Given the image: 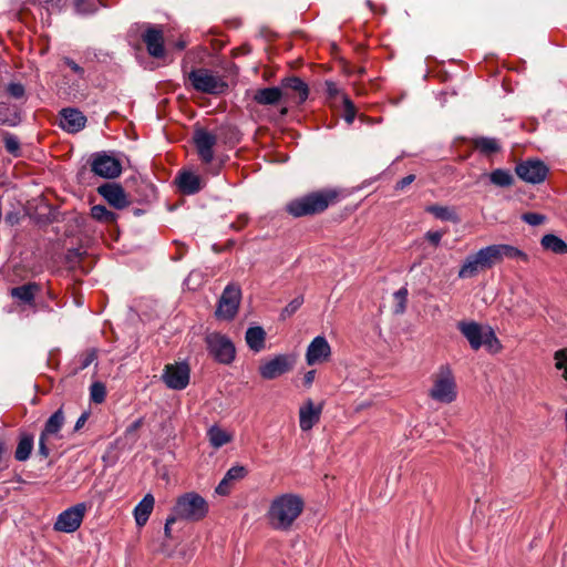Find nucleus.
<instances>
[{
	"instance_id": "nucleus-1",
	"label": "nucleus",
	"mask_w": 567,
	"mask_h": 567,
	"mask_svg": "<svg viewBox=\"0 0 567 567\" xmlns=\"http://www.w3.org/2000/svg\"><path fill=\"white\" fill-rule=\"evenodd\" d=\"M505 258L528 261V256L517 247L506 244L489 245L465 257L460 267V279H472L501 264Z\"/></svg>"
},
{
	"instance_id": "nucleus-2",
	"label": "nucleus",
	"mask_w": 567,
	"mask_h": 567,
	"mask_svg": "<svg viewBox=\"0 0 567 567\" xmlns=\"http://www.w3.org/2000/svg\"><path fill=\"white\" fill-rule=\"evenodd\" d=\"M305 508L303 498L295 493L276 495L269 503L266 519L275 530H290Z\"/></svg>"
},
{
	"instance_id": "nucleus-3",
	"label": "nucleus",
	"mask_w": 567,
	"mask_h": 567,
	"mask_svg": "<svg viewBox=\"0 0 567 567\" xmlns=\"http://www.w3.org/2000/svg\"><path fill=\"white\" fill-rule=\"evenodd\" d=\"M340 193L334 188L311 192L287 203L286 212L295 218L323 213L339 200Z\"/></svg>"
},
{
	"instance_id": "nucleus-4",
	"label": "nucleus",
	"mask_w": 567,
	"mask_h": 567,
	"mask_svg": "<svg viewBox=\"0 0 567 567\" xmlns=\"http://www.w3.org/2000/svg\"><path fill=\"white\" fill-rule=\"evenodd\" d=\"M457 329L473 350H478L482 346L492 353H498L502 350L501 341L489 326H482L475 321H460Z\"/></svg>"
},
{
	"instance_id": "nucleus-5",
	"label": "nucleus",
	"mask_w": 567,
	"mask_h": 567,
	"mask_svg": "<svg viewBox=\"0 0 567 567\" xmlns=\"http://www.w3.org/2000/svg\"><path fill=\"white\" fill-rule=\"evenodd\" d=\"M427 395L435 402L451 404L457 398V386L450 367L442 365L432 375V385Z\"/></svg>"
},
{
	"instance_id": "nucleus-6",
	"label": "nucleus",
	"mask_w": 567,
	"mask_h": 567,
	"mask_svg": "<svg viewBox=\"0 0 567 567\" xmlns=\"http://www.w3.org/2000/svg\"><path fill=\"white\" fill-rule=\"evenodd\" d=\"M208 513V504L199 494L190 492L177 498L174 514L179 519L197 522Z\"/></svg>"
},
{
	"instance_id": "nucleus-7",
	"label": "nucleus",
	"mask_w": 567,
	"mask_h": 567,
	"mask_svg": "<svg viewBox=\"0 0 567 567\" xmlns=\"http://www.w3.org/2000/svg\"><path fill=\"white\" fill-rule=\"evenodd\" d=\"M187 79L194 90L206 94L218 95L228 89L227 83L220 76L214 75L204 68L192 70L187 74Z\"/></svg>"
},
{
	"instance_id": "nucleus-8",
	"label": "nucleus",
	"mask_w": 567,
	"mask_h": 567,
	"mask_svg": "<svg viewBox=\"0 0 567 567\" xmlns=\"http://www.w3.org/2000/svg\"><path fill=\"white\" fill-rule=\"evenodd\" d=\"M205 343L208 353L221 364H230L236 355L233 341L220 332H208L205 336Z\"/></svg>"
},
{
	"instance_id": "nucleus-9",
	"label": "nucleus",
	"mask_w": 567,
	"mask_h": 567,
	"mask_svg": "<svg viewBox=\"0 0 567 567\" xmlns=\"http://www.w3.org/2000/svg\"><path fill=\"white\" fill-rule=\"evenodd\" d=\"M241 300V289L236 284L226 286L218 300L215 316L218 320H233L238 312Z\"/></svg>"
},
{
	"instance_id": "nucleus-10",
	"label": "nucleus",
	"mask_w": 567,
	"mask_h": 567,
	"mask_svg": "<svg viewBox=\"0 0 567 567\" xmlns=\"http://www.w3.org/2000/svg\"><path fill=\"white\" fill-rule=\"evenodd\" d=\"M87 511L85 503H79L64 512H62L54 523V529L63 533L75 532L83 520V517Z\"/></svg>"
},
{
	"instance_id": "nucleus-11",
	"label": "nucleus",
	"mask_w": 567,
	"mask_h": 567,
	"mask_svg": "<svg viewBox=\"0 0 567 567\" xmlns=\"http://www.w3.org/2000/svg\"><path fill=\"white\" fill-rule=\"evenodd\" d=\"M189 367L187 363H174L165 365L162 379L167 388L183 390L189 383Z\"/></svg>"
},
{
	"instance_id": "nucleus-12",
	"label": "nucleus",
	"mask_w": 567,
	"mask_h": 567,
	"mask_svg": "<svg viewBox=\"0 0 567 567\" xmlns=\"http://www.w3.org/2000/svg\"><path fill=\"white\" fill-rule=\"evenodd\" d=\"M91 169L95 175L103 178H115L122 172V166L118 159L106 153H96L93 155Z\"/></svg>"
},
{
	"instance_id": "nucleus-13",
	"label": "nucleus",
	"mask_w": 567,
	"mask_h": 567,
	"mask_svg": "<svg viewBox=\"0 0 567 567\" xmlns=\"http://www.w3.org/2000/svg\"><path fill=\"white\" fill-rule=\"evenodd\" d=\"M515 172L517 176L526 183L538 184L544 182L547 176L548 168L540 161H525L516 165Z\"/></svg>"
},
{
	"instance_id": "nucleus-14",
	"label": "nucleus",
	"mask_w": 567,
	"mask_h": 567,
	"mask_svg": "<svg viewBox=\"0 0 567 567\" xmlns=\"http://www.w3.org/2000/svg\"><path fill=\"white\" fill-rule=\"evenodd\" d=\"M293 365V359L288 355H276L274 359L262 363L259 367L261 378L266 380L276 379L284 373L290 371Z\"/></svg>"
},
{
	"instance_id": "nucleus-15",
	"label": "nucleus",
	"mask_w": 567,
	"mask_h": 567,
	"mask_svg": "<svg viewBox=\"0 0 567 567\" xmlns=\"http://www.w3.org/2000/svg\"><path fill=\"white\" fill-rule=\"evenodd\" d=\"M193 140L200 159L204 163H210L214 158V146L217 143V136L200 128L194 133Z\"/></svg>"
},
{
	"instance_id": "nucleus-16",
	"label": "nucleus",
	"mask_w": 567,
	"mask_h": 567,
	"mask_svg": "<svg viewBox=\"0 0 567 567\" xmlns=\"http://www.w3.org/2000/svg\"><path fill=\"white\" fill-rule=\"evenodd\" d=\"M331 348L324 337H316L307 348L306 361L308 365L323 363L329 360Z\"/></svg>"
},
{
	"instance_id": "nucleus-17",
	"label": "nucleus",
	"mask_w": 567,
	"mask_h": 567,
	"mask_svg": "<svg viewBox=\"0 0 567 567\" xmlns=\"http://www.w3.org/2000/svg\"><path fill=\"white\" fill-rule=\"evenodd\" d=\"M86 117L78 109L66 107L60 111V126L68 133H78L85 127Z\"/></svg>"
},
{
	"instance_id": "nucleus-18",
	"label": "nucleus",
	"mask_w": 567,
	"mask_h": 567,
	"mask_svg": "<svg viewBox=\"0 0 567 567\" xmlns=\"http://www.w3.org/2000/svg\"><path fill=\"white\" fill-rule=\"evenodd\" d=\"M322 404L316 405L311 399L306 400L299 408V426L302 431L311 430L319 421Z\"/></svg>"
},
{
	"instance_id": "nucleus-19",
	"label": "nucleus",
	"mask_w": 567,
	"mask_h": 567,
	"mask_svg": "<svg viewBox=\"0 0 567 567\" xmlns=\"http://www.w3.org/2000/svg\"><path fill=\"white\" fill-rule=\"evenodd\" d=\"M280 89L284 92V96L293 99L297 103H303L308 99L309 87L308 85L297 76L286 78L281 81Z\"/></svg>"
},
{
	"instance_id": "nucleus-20",
	"label": "nucleus",
	"mask_w": 567,
	"mask_h": 567,
	"mask_svg": "<svg viewBox=\"0 0 567 567\" xmlns=\"http://www.w3.org/2000/svg\"><path fill=\"white\" fill-rule=\"evenodd\" d=\"M99 194L102 195L110 205L117 209H123L131 204L124 189L117 184H104L99 187Z\"/></svg>"
},
{
	"instance_id": "nucleus-21",
	"label": "nucleus",
	"mask_w": 567,
	"mask_h": 567,
	"mask_svg": "<svg viewBox=\"0 0 567 567\" xmlns=\"http://www.w3.org/2000/svg\"><path fill=\"white\" fill-rule=\"evenodd\" d=\"M143 41L146 44L150 55L154 58H163L164 50V34L161 29L150 28L143 34Z\"/></svg>"
},
{
	"instance_id": "nucleus-22",
	"label": "nucleus",
	"mask_w": 567,
	"mask_h": 567,
	"mask_svg": "<svg viewBox=\"0 0 567 567\" xmlns=\"http://www.w3.org/2000/svg\"><path fill=\"white\" fill-rule=\"evenodd\" d=\"M155 504L154 496L152 494H146L143 499L135 506L134 508V517L137 526L142 527L146 524L150 518V515L153 512Z\"/></svg>"
},
{
	"instance_id": "nucleus-23",
	"label": "nucleus",
	"mask_w": 567,
	"mask_h": 567,
	"mask_svg": "<svg viewBox=\"0 0 567 567\" xmlns=\"http://www.w3.org/2000/svg\"><path fill=\"white\" fill-rule=\"evenodd\" d=\"M284 97V92L280 87H265L256 90L254 93V101L260 105H275Z\"/></svg>"
},
{
	"instance_id": "nucleus-24",
	"label": "nucleus",
	"mask_w": 567,
	"mask_h": 567,
	"mask_svg": "<svg viewBox=\"0 0 567 567\" xmlns=\"http://www.w3.org/2000/svg\"><path fill=\"white\" fill-rule=\"evenodd\" d=\"M40 291V286L37 282H28L22 286H18L11 289L10 295L12 298L18 299L19 301L32 305L35 298V295Z\"/></svg>"
},
{
	"instance_id": "nucleus-25",
	"label": "nucleus",
	"mask_w": 567,
	"mask_h": 567,
	"mask_svg": "<svg viewBox=\"0 0 567 567\" xmlns=\"http://www.w3.org/2000/svg\"><path fill=\"white\" fill-rule=\"evenodd\" d=\"M179 189L184 194H195L202 188V179L198 175L190 172H183L176 179Z\"/></svg>"
},
{
	"instance_id": "nucleus-26",
	"label": "nucleus",
	"mask_w": 567,
	"mask_h": 567,
	"mask_svg": "<svg viewBox=\"0 0 567 567\" xmlns=\"http://www.w3.org/2000/svg\"><path fill=\"white\" fill-rule=\"evenodd\" d=\"M64 414L62 409L60 408L55 411L49 420L45 422L44 429L41 432L42 435L49 437L50 440L60 439V430L64 424Z\"/></svg>"
},
{
	"instance_id": "nucleus-27",
	"label": "nucleus",
	"mask_w": 567,
	"mask_h": 567,
	"mask_svg": "<svg viewBox=\"0 0 567 567\" xmlns=\"http://www.w3.org/2000/svg\"><path fill=\"white\" fill-rule=\"evenodd\" d=\"M245 339L251 350L259 352L265 348L266 332L261 327H251L246 331Z\"/></svg>"
},
{
	"instance_id": "nucleus-28",
	"label": "nucleus",
	"mask_w": 567,
	"mask_h": 567,
	"mask_svg": "<svg viewBox=\"0 0 567 567\" xmlns=\"http://www.w3.org/2000/svg\"><path fill=\"white\" fill-rule=\"evenodd\" d=\"M473 147L484 155H492L501 151V144L493 137H475L472 140Z\"/></svg>"
},
{
	"instance_id": "nucleus-29",
	"label": "nucleus",
	"mask_w": 567,
	"mask_h": 567,
	"mask_svg": "<svg viewBox=\"0 0 567 567\" xmlns=\"http://www.w3.org/2000/svg\"><path fill=\"white\" fill-rule=\"evenodd\" d=\"M540 245L545 250L551 251L554 254H567V244L554 234H547L543 236Z\"/></svg>"
},
{
	"instance_id": "nucleus-30",
	"label": "nucleus",
	"mask_w": 567,
	"mask_h": 567,
	"mask_svg": "<svg viewBox=\"0 0 567 567\" xmlns=\"http://www.w3.org/2000/svg\"><path fill=\"white\" fill-rule=\"evenodd\" d=\"M207 436L210 445L215 449H219L233 440V435L229 432L216 425L208 430Z\"/></svg>"
},
{
	"instance_id": "nucleus-31",
	"label": "nucleus",
	"mask_w": 567,
	"mask_h": 567,
	"mask_svg": "<svg viewBox=\"0 0 567 567\" xmlns=\"http://www.w3.org/2000/svg\"><path fill=\"white\" fill-rule=\"evenodd\" d=\"M425 210L432 214L437 219L449 220L453 223L458 221V216L456 212L449 206L430 205L425 208Z\"/></svg>"
},
{
	"instance_id": "nucleus-32",
	"label": "nucleus",
	"mask_w": 567,
	"mask_h": 567,
	"mask_svg": "<svg viewBox=\"0 0 567 567\" xmlns=\"http://www.w3.org/2000/svg\"><path fill=\"white\" fill-rule=\"evenodd\" d=\"M33 449V436L29 434H24L20 437L17 450L14 452V457L20 461H27Z\"/></svg>"
},
{
	"instance_id": "nucleus-33",
	"label": "nucleus",
	"mask_w": 567,
	"mask_h": 567,
	"mask_svg": "<svg viewBox=\"0 0 567 567\" xmlns=\"http://www.w3.org/2000/svg\"><path fill=\"white\" fill-rule=\"evenodd\" d=\"M491 182L499 187H509L514 183L513 175L509 171L497 168L489 174Z\"/></svg>"
},
{
	"instance_id": "nucleus-34",
	"label": "nucleus",
	"mask_w": 567,
	"mask_h": 567,
	"mask_svg": "<svg viewBox=\"0 0 567 567\" xmlns=\"http://www.w3.org/2000/svg\"><path fill=\"white\" fill-rule=\"evenodd\" d=\"M408 295L409 291L406 287H402L393 293V312L395 315H402L405 311L408 303Z\"/></svg>"
},
{
	"instance_id": "nucleus-35",
	"label": "nucleus",
	"mask_w": 567,
	"mask_h": 567,
	"mask_svg": "<svg viewBox=\"0 0 567 567\" xmlns=\"http://www.w3.org/2000/svg\"><path fill=\"white\" fill-rule=\"evenodd\" d=\"M91 216L94 219L103 223H113L115 220V214L102 205L93 206L91 208Z\"/></svg>"
},
{
	"instance_id": "nucleus-36",
	"label": "nucleus",
	"mask_w": 567,
	"mask_h": 567,
	"mask_svg": "<svg viewBox=\"0 0 567 567\" xmlns=\"http://www.w3.org/2000/svg\"><path fill=\"white\" fill-rule=\"evenodd\" d=\"M90 398L91 401L101 404L105 401L106 398V388L102 382H94L90 388Z\"/></svg>"
},
{
	"instance_id": "nucleus-37",
	"label": "nucleus",
	"mask_w": 567,
	"mask_h": 567,
	"mask_svg": "<svg viewBox=\"0 0 567 567\" xmlns=\"http://www.w3.org/2000/svg\"><path fill=\"white\" fill-rule=\"evenodd\" d=\"M341 99L344 106V120L352 123L357 113L355 106L346 94H341Z\"/></svg>"
},
{
	"instance_id": "nucleus-38",
	"label": "nucleus",
	"mask_w": 567,
	"mask_h": 567,
	"mask_svg": "<svg viewBox=\"0 0 567 567\" xmlns=\"http://www.w3.org/2000/svg\"><path fill=\"white\" fill-rule=\"evenodd\" d=\"M303 303V298L297 297L293 300H291L281 311V318L286 319L288 317H291Z\"/></svg>"
},
{
	"instance_id": "nucleus-39",
	"label": "nucleus",
	"mask_w": 567,
	"mask_h": 567,
	"mask_svg": "<svg viewBox=\"0 0 567 567\" xmlns=\"http://www.w3.org/2000/svg\"><path fill=\"white\" fill-rule=\"evenodd\" d=\"M246 475H247L246 467L237 465V466L230 467L226 472L225 477L233 483L234 481L243 480Z\"/></svg>"
},
{
	"instance_id": "nucleus-40",
	"label": "nucleus",
	"mask_w": 567,
	"mask_h": 567,
	"mask_svg": "<svg viewBox=\"0 0 567 567\" xmlns=\"http://www.w3.org/2000/svg\"><path fill=\"white\" fill-rule=\"evenodd\" d=\"M3 141H4L6 150L9 153H11V154H17L18 153V151L20 148V144H19V141H18V138L16 136H13L10 133H4Z\"/></svg>"
},
{
	"instance_id": "nucleus-41",
	"label": "nucleus",
	"mask_w": 567,
	"mask_h": 567,
	"mask_svg": "<svg viewBox=\"0 0 567 567\" xmlns=\"http://www.w3.org/2000/svg\"><path fill=\"white\" fill-rule=\"evenodd\" d=\"M522 219L532 226H538L545 223L546 216L538 213H525L522 215Z\"/></svg>"
},
{
	"instance_id": "nucleus-42",
	"label": "nucleus",
	"mask_w": 567,
	"mask_h": 567,
	"mask_svg": "<svg viewBox=\"0 0 567 567\" xmlns=\"http://www.w3.org/2000/svg\"><path fill=\"white\" fill-rule=\"evenodd\" d=\"M556 368L564 370V378L567 380V349L559 350L555 353Z\"/></svg>"
},
{
	"instance_id": "nucleus-43",
	"label": "nucleus",
	"mask_w": 567,
	"mask_h": 567,
	"mask_svg": "<svg viewBox=\"0 0 567 567\" xmlns=\"http://www.w3.org/2000/svg\"><path fill=\"white\" fill-rule=\"evenodd\" d=\"M51 441L49 437L44 436V435H40V439H39V453L41 456L43 457H48L49 454H50V444H51Z\"/></svg>"
},
{
	"instance_id": "nucleus-44",
	"label": "nucleus",
	"mask_w": 567,
	"mask_h": 567,
	"mask_svg": "<svg viewBox=\"0 0 567 567\" xmlns=\"http://www.w3.org/2000/svg\"><path fill=\"white\" fill-rule=\"evenodd\" d=\"M8 92L11 96L20 99L24 95V87L20 83H10L8 85Z\"/></svg>"
},
{
	"instance_id": "nucleus-45",
	"label": "nucleus",
	"mask_w": 567,
	"mask_h": 567,
	"mask_svg": "<svg viewBox=\"0 0 567 567\" xmlns=\"http://www.w3.org/2000/svg\"><path fill=\"white\" fill-rule=\"evenodd\" d=\"M96 351L94 349L87 351L81 361L80 369L84 370L86 369L91 363H93L96 360Z\"/></svg>"
},
{
	"instance_id": "nucleus-46",
	"label": "nucleus",
	"mask_w": 567,
	"mask_h": 567,
	"mask_svg": "<svg viewBox=\"0 0 567 567\" xmlns=\"http://www.w3.org/2000/svg\"><path fill=\"white\" fill-rule=\"evenodd\" d=\"M415 181V175L410 174L400 181L396 182L394 188L395 190H404L408 186H410Z\"/></svg>"
},
{
	"instance_id": "nucleus-47",
	"label": "nucleus",
	"mask_w": 567,
	"mask_h": 567,
	"mask_svg": "<svg viewBox=\"0 0 567 567\" xmlns=\"http://www.w3.org/2000/svg\"><path fill=\"white\" fill-rule=\"evenodd\" d=\"M231 489V482L228 481L225 476L220 481V483L216 487V493L219 495H228Z\"/></svg>"
},
{
	"instance_id": "nucleus-48",
	"label": "nucleus",
	"mask_w": 567,
	"mask_h": 567,
	"mask_svg": "<svg viewBox=\"0 0 567 567\" xmlns=\"http://www.w3.org/2000/svg\"><path fill=\"white\" fill-rule=\"evenodd\" d=\"M443 237L442 231H427L425 234V238L433 244L434 246H437Z\"/></svg>"
},
{
	"instance_id": "nucleus-49",
	"label": "nucleus",
	"mask_w": 567,
	"mask_h": 567,
	"mask_svg": "<svg viewBox=\"0 0 567 567\" xmlns=\"http://www.w3.org/2000/svg\"><path fill=\"white\" fill-rule=\"evenodd\" d=\"M89 416H90V412H87V411L83 412L81 414V416L78 419L74 430L79 431L80 429H82L84 426L85 422L87 421Z\"/></svg>"
},
{
	"instance_id": "nucleus-50",
	"label": "nucleus",
	"mask_w": 567,
	"mask_h": 567,
	"mask_svg": "<svg viewBox=\"0 0 567 567\" xmlns=\"http://www.w3.org/2000/svg\"><path fill=\"white\" fill-rule=\"evenodd\" d=\"M64 63L72 70L74 71L75 73H79V74H82L83 73V69L76 64L73 60L69 59V58H65L64 59Z\"/></svg>"
},
{
	"instance_id": "nucleus-51",
	"label": "nucleus",
	"mask_w": 567,
	"mask_h": 567,
	"mask_svg": "<svg viewBox=\"0 0 567 567\" xmlns=\"http://www.w3.org/2000/svg\"><path fill=\"white\" fill-rule=\"evenodd\" d=\"M143 425V419H138L136 421H134L127 429H126V433L127 434H133L135 433L137 430L141 429V426Z\"/></svg>"
},
{
	"instance_id": "nucleus-52",
	"label": "nucleus",
	"mask_w": 567,
	"mask_h": 567,
	"mask_svg": "<svg viewBox=\"0 0 567 567\" xmlns=\"http://www.w3.org/2000/svg\"><path fill=\"white\" fill-rule=\"evenodd\" d=\"M178 517L174 514L173 516L168 517L165 523L164 532L166 537H171V526L176 522Z\"/></svg>"
},
{
	"instance_id": "nucleus-53",
	"label": "nucleus",
	"mask_w": 567,
	"mask_h": 567,
	"mask_svg": "<svg viewBox=\"0 0 567 567\" xmlns=\"http://www.w3.org/2000/svg\"><path fill=\"white\" fill-rule=\"evenodd\" d=\"M315 375H316V371L315 370H310L308 371L305 377H303V384L309 388L311 386L313 380H315Z\"/></svg>"
},
{
	"instance_id": "nucleus-54",
	"label": "nucleus",
	"mask_w": 567,
	"mask_h": 567,
	"mask_svg": "<svg viewBox=\"0 0 567 567\" xmlns=\"http://www.w3.org/2000/svg\"><path fill=\"white\" fill-rule=\"evenodd\" d=\"M328 87H329V93L330 94H336L337 93V89H336V86L333 84L329 83Z\"/></svg>"
},
{
	"instance_id": "nucleus-55",
	"label": "nucleus",
	"mask_w": 567,
	"mask_h": 567,
	"mask_svg": "<svg viewBox=\"0 0 567 567\" xmlns=\"http://www.w3.org/2000/svg\"><path fill=\"white\" fill-rule=\"evenodd\" d=\"M184 47H185V43H184V42H179V43L177 44V48H178V49H181V50H182V49H184Z\"/></svg>"
},
{
	"instance_id": "nucleus-56",
	"label": "nucleus",
	"mask_w": 567,
	"mask_h": 567,
	"mask_svg": "<svg viewBox=\"0 0 567 567\" xmlns=\"http://www.w3.org/2000/svg\"><path fill=\"white\" fill-rule=\"evenodd\" d=\"M281 115H286L287 114V107H282V110L280 111Z\"/></svg>"
},
{
	"instance_id": "nucleus-57",
	"label": "nucleus",
	"mask_w": 567,
	"mask_h": 567,
	"mask_svg": "<svg viewBox=\"0 0 567 567\" xmlns=\"http://www.w3.org/2000/svg\"><path fill=\"white\" fill-rule=\"evenodd\" d=\"M7 219H13V216L7 215Z\"/></svg>"
},
{
	"instance_id": "nucleus-58",
	"label": "nucleus",
	"mask_w": 567,
	"mask_h": 567,
	"mask_svg": "<svg viewBox=\"0 0 567 567\" xmlns=\"http://www.w3.org/2000/svg\"><path fill=\"white\" fill-rule=\"evenodd\" d=\"M7 219H13V216L7 215Z\"/></svg>"
}]
</instances>
